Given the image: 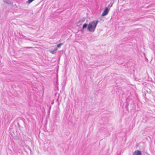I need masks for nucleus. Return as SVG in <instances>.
Wrapping results in <instances>:
<instances>
[{
  "label": "nucleus",
  "mask_w": 155,
  "mask_h": 155,
  "mask_svg": "<svg viewBox=\"0 0 155 155\" xmlns=\"http://www.w3.org/2000/svg\"><path fill=\"white\" fill-rule=\"evenodd\" d=\"M98 22L97 20H94L90 22L88 25L84 24L83 25L82 28L84 29L87 27L88 31L90 32H93L95 30Z\"/></svg>",
  "instance_id": "nucleus-1"
},
{
  "label": "nucleus",
  "mask_w": 155,
  "mask_h": 155,
  "mask_svg": "<svg viewBox=\"0 0 155 155\" xmlns=\"http://www.w3.org/2000/svg\"><path fill=\"white\" fill-rule=\"evenodd\" d=\"M85 18H83L79 20L77 23L76 25L77 26H80L82 23L85 21Z\"/></svg>",
  "instance_id": "nucleus-2"
},
{
  "label": "nucleus",
  "mask_w": 155,
  "mask_h": 155,
  "mask_svg": "<svg viewBox=\"0 0 155 155\" xmlns=\"http://www.w3.org/2000/svg\"><path fill=\"white\" fill-rule=\"evenodd\" d=\"M109 11V9H108L107 7L105 8L102 13V16H104L107 15L108 14Z\"/></svg>",
  "instance_id": "nucleus-3"
},
{
  "label": "nucleus",
  "mask_w": 155,
  "mask_h": 155,
  "mask_svg": "<svg viewBox=\"0 0 155 155\" xmlns=\"http://www.w3.org/2000/svg\"><path fill=\"white\" fill-rule=\"evenodd\" d=\"M133 155H142L141 152L137 150L135 151L133 154Z\"/></svg>",
  "instance_id": "nucleus-4"
},
{
  "label": "nucleus",
  "mask_w": 155,
  "mask_h": 155,
  "mask_svg": "<svg viewBox=\"0 0 155 155\" xmlns=\"http://www.w3.org/2000/svg\"><path fill=\"white\" fill-rule=\"evenodd\" d=\"M3 2L5 3L8 4H12V2L8 0H3Z\"/></svg>",
  "instance_id": "nucleus-5"
},
{
  "label": "nucleus",
  "mask_w": 155,
  "mask_h": 155,
  "mask_svg": "<svg viewBox=\"0 0 155 155\" xmlns=\"http://www.w3.org/2000/svg\"><path fill=\"white\" fill-rule=\"evenodd\" d=\"M62 44H63L61 43L58 44L57 45V47L60 48Z\"/></svg>",
  "instance_id": "nucleus-6"
},
{
  "label": "nucleus",
  "mask_w": 155,
  "mask_h": 155,
  "mask_svg": "<svg viewBox=\"0 0 155 155\" xmlns=\"http://www.w3.org/2000/svg\"><path fill=\"white\" fill-rule=\"evenodd\" d=\"M50 52L52 54H53L54 53V52L52 51H50Z\"/></svg>",
  "instance_id": "nucleus-7"
},
{
  "label": "nucleus",
  "mask_w": 155,
  "mask_h": 155,
  "mask_svg": "<svg viewBox=\"0 0 155 155\" xmlns=\"http://www.w3.org/2000/svg\"><path fill=\"white\" fill-rule=\"evenodd\" d=\"M57 50V48H55V49H54V51H56Z\"/></svg>",
  "instance_id": "nucleus-8"
}]
</instances>
